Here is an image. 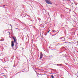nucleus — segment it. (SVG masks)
<instances>
[{
    "instance_id": "nucleus-1",
    "label": "nucleus",
    "mask_w": 78,
    "mask_h": 78,
    "mask_svg": "<svg viewBox=\"0 0 78 78\" xmlns=\"http://www.w3.org/2000/svg\"><path fill=\"white\" fill-rule=\"evenodd\" d=\"M45 1L46 2V3L48 4H49V5L52 4V3H51V2L50 1V0H45Z\"/></svg>"
},
{
    "instance_id": "nucleus-2",
    "label": "nucleus",
    "mask_w": 78,
    "mask_h": 78,
    "mask_svg": "<svg viewBox=\"0 0 78 78\" xmlns=\"http://www.w3.org/2000/svg\"><path fill=\"white\" fill-rule=\"evenodd\" d=\"M12 38L13 39L15 43H16V42H17V39H16V37H12Z\"/></svg>"
},
{
    "instance_id": "nucleus-3",
    "label": "nucleus",
    "mask_w": 78,
    "mask_h": 78,
    "mask_svg": "<svg viewBox=\"0 0 78 78\" xmlns=\"http://www.w3.org/2000/svg\"><path fill=\"white\" fill-rule=\"evenodd\" d=\"M14 41H12V42H11L12 47H14Z\"/></svg>"
},
{
    "instance_id": "nucleus-4",
    "label": "nucleus",
    "mask_w": 78,
    "mask_h": 78,
    "mask_svg": "<svg viewBox=\"0 0 78 78\" xmlns=\"http://www.w3.org/2000/svg\"><path fill=\"white\" fill-rule=\"evenodd\" d=\"M42 56H43V54H42V52H41L40 55V59L42 58Z\"/></svg>"
},
{
    "instance_id": "nucleus-5",
    "label": "nucleus",
    "mask_w": 78,
    "mask_h": 78,
    "mask_svg": "<svg viewBox=\"0 0 78 78\" xmlns=\"http://www.w3.org/2000/svg\"><path fill=\"white\" fill-rule=\"evenodd\" d=\"M4 41V39H1L0 40V41Z\"/></svg>"
},
{
    "instance_id": "nucleus-6",
    "label": "nucleus",
    "mask_w": 78,
    "mask_h": 78,
    "mask_svg": "<svg viewBox=\"0 0 78 78\" xmlns=\"http://www.w3.org/2000/svg\"><path fill=\"white\" fill-rule=\"evenodd\" d=\"M57 66H61V64H60V65L57 64Z\"/></svg>"
},
{
    "instance_id": "nucleus-7",
    "label": "nucleus",
    "mask_w": 78,
    "mask_h": 78,
    "mask_svg": "<svg viewBox=\"0 0 78 78\" xmlns=\"http://www.w3.org/2000/svg\"><path fill=\"white\" fill-rule=\"evenodd\" d=\"M51 76L52 78H54L53 76V75H51Z\"/></svg>"
},
{
    "instance_id": "nucleus-8",
    "label": "nucleus",
    "mask_w": 78,
    "mask_h": 78,
    "mask_svg": "<svg viewBox=\"0 0 78 78\" xmlns=\"http://www.w3.org/2000/svg\"><path fill=\"white\" fill-rule=\"evenodd\" d=\"M52 31L53 32V33H54V32H55V30H52Z\"/></svg>"
},
{
    "instance_id": "nucleus-9",
    "label": "nucleus",
    "mask_w": 78,
    "mask_h": 78,
    "mask_svg": "<svg viewBox=\"0 0 78 78\" xmlns=\"http://www.w3.org/2000/svg\"><path fill=\"white\" fill-rule=\"evenodd\" d=\"M50 30H49V31H48V33H49V32H50Z\"/></svg>"
},
{
    "instance_id": "nucleus-10",
    "label": "nucleus",
    "mask_w": 78,
    "mask_h": 78,
    "mask_svg": "<svg viewBox=\"0 0 78 78\" xmlns=\"http://www.w3.org/2000/svg\"><path fill=\"white\" fill-rule=\"evenodd\" d=\"M3 6H5V5H3Z\"/></svg>"
},
{
    "instance_id": "nucleus-11",
    "label": "nucleus",
    "mask_w": 78,
    "mask_h": 78,
    "mask_svg": "<svg viewBox=\"0 0 78 78\" xmlns=\"http://www.w3.org/2000/svg\"><path fill=\"white\" fill-rule=\"evenodd\" d=\"M12 29V27L11 26Z\"/></svg>"
},
{
    "instance_id": "nucleus-12",
    "label": "nucleus",
    "mask_w": 78,
    "mask_h": 78,
    "mask_svg": "<svg viewBox=\"0 0 78 78\" xmlns=\"http://www.w3.org/2000/svg\"><path fill=\"white\" fill-rule=\"evenodd\" d=\"M77 43L78 44V41L77 42Z\"/></svg>"
},
{
    "instance_id": "nucleus-13",
    "label": "nucleus",
    "mask_w": 78,
    "mask_h": 78,
    "mask_svg": "<svg viewBox=\"0 0 78 78\" xmlns=\"http://www.w3.org/2000/svg\"><path fill=\"white\" fill-rule=\"evenodd\" d=\"M17 48H16V49H17Z\"/></svg>"
},
{
    "instance_id": "nucleus-14",
    "label": "nucleus",
    "mask_w": 78,
    "mask_h": 78,
    "mask_svg": "<svg viewBox=\"0 0 78 78\" xmlns=\"http://www.w3.org/2000/svg\"><path fill=\"white\" fill-rule=\"evenodd\" d=\"M10 26H11V25H11V24H10Z\"/></svg>"
}]
</instances>
